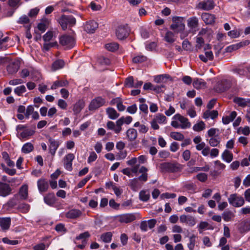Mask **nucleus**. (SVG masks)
<instances>
[{"mask_svg":"<svg viewBox=\"0 0 250 250\" xmlns=\"http://www.w3.org/2000/svg\"><path fill=\"white\" fill-rule=\"evenodd\" d=\"M171 125L175 128L186 129L190 127L191 123L188 118L180 114H176L172 117Z\"/></svg>","mask_w":250,"mask_h":250,"instance_id":"f257e3e1","label":"nucleus"},{"mask_svg":"<svg viewBox=\"0 0 250 250\" xmlns=\"http://www.w3.org/2000/svg\"><path fill=\"white\" fill-rule=\"evenodd\" d=\"M159 167L162 172L176 173L180 172L183 166L177 162H164L160 164Z\"/></svg>","mask_w":250,"mask_h":250,"instance_id":"f03ea898","label":"nucleus"},{"mask_svg":"<svg viewBox=\"0 0 250 250\" xmlns=\"http://www.w3.org/2000/svg\"><path fill=\"white\" fill-rule=\"evenodd\" d=\"M18 203V195L17 194L10 199L6 203L2 206V211L5 213H16Z\"/></svg>","mask_w":250,"mask_h":250,"instance_id":"7ed1b4c3","label":"nucleus"},{"mask_svg":"<svg viewBox=\"0 0 250 250\" xmlns=\"http://www.w3.org/2000/svg\"><path fill=\"white\" fill-rule=\"evenodd\" d=\"M63 30H65L67 26H73L76 22V19L72 15H62L58 20Z\"/></svg>","mask_w":250,"mask_h":250,"instance_id":"20e7f679","label":"nucleus"},{"mask_svg":"<svg viewBox=\"0 0 250 250\" xmlns=\"http://www.w3.org/2000/svg\"><path fill=\"white\" fill-rule=\"evenodd\" d=\"M59 42L65 49H70L75 45L74 38L72 36L67 34L61 36L59 38Z\"/></svg>","mask_w":250,"mask_h":250,"instance_id":"39448f33","label":"nucleus"},{"mask_svg":"<svg viewBox=\"0 0 250 250\" xmlns=\"http://www.w3.org/2000/svg\"><path fill=\"white\" fill-rule=\"evenodd\" d=\"M172 21L173 23L171 25L170 28L174 32L178 33L179 32L185 30V25L183 18L180 17H174Z\"/></svg>","mask_w":250,"mask_h":250,"instance_id":"423d86ee","label":"nucleus"},{"mask_svg":"<svg viewBox=\"0 0 250 250\" xmlns=\"http://www.w3.org/2000/svg\"><path fill=\"white\" fill-rule=\"evenodd\" d=\"M228 201L230 205L236 208L242 207L245 203L244 198L236 193L230 194Z\"/></svg>","mask_w":250,"mask_h":250,"instance_id":"0eeeda50","label":"nucleus"},{"mask_svg":"<svg viewBox=\"0 0 250 250\" xmlns=\"http://www.w3.org/2000/svg\"><path fill=\"white\" fill-rule=\"evenodd\" d=\"M104 105H106L105 99L99 96L95 98L91 101L88 106V109L90 111H93Z\"/></svg>","mask_w":250,"mask_h":250,"instance_id":"6e6552de","label":"nucleus"},{"mask_svg":"<svg viewBox=\"0 0 250 250\" xmlns=\"http://www.w3.org/2000/svg\"><path fill=\"white\" fill-rule=\"evenodd\" d=\"M130 31L127 25H120L116 29V36L119 40H123L128 36Z\"/></svg>","mask_w":250,"mask_h":250,"instance_id":"1a4fd4ad","label":"nucleus"},{"mask_svg":"<svg viewBox=\"0 0 250 250\" xmlns=\"http://www.w3.org/2000/svg\"><path fill=\"white\" fill-rule=\"evenodd\" d=\"M136 219L134 213H125L117 216V219L121 223L127 224L133 222Z\"/></svg>","mask_w":250,"mask_h":250,"instance_id":"9d476101","label":"nucleus"},{"mask_svg":"<svg viewBox=\"0 0 250 250\" xmlns=\"http://www.w3.org/2000/svg\"><path fill=\"white\" fill-rule=\"evenodd\" d=\"M197 8L204 10H209L214 7L213 0H199Z\"/></svg>","mask_w":250,"mask_h":250,"instance_id":"9b49d317","label":"nucleus"},{"mask_svg":"<svg viewBox=\"0 0 250 250\" xmlns=\"http://www.w3.org/2000/svg\"><path fill=\"white\" fill-rule=\"evenodd\" d=\"M75 159L73 153H68L63 158V165L65 169L68 171L72 170V162Z\"/></svg>","mask_w":250,"mask_h":250,"instance_id":"f8f14e48","label":"nucleus"},{"mask_svg":"<svg viewBox=\"0 0 250 250\" xmlns=\"http://www.w3.org/2000/svg\"><path fill=\"white\" fill-rule=\"evenodd\" d=\"M187 24L190 30L193 33H195L198 30V20L196 17L189 18L187 20Z\"/></svg>","mask_w":250,"mask_h":250,"instance_id":"ddd939ff","label":"nucleus"},{"mask_svg":"<svg viewBox=\"0 0 250 250\" xmlns=\"http://www.w3.org/2000/svg\"><path fill=\"white\" fill-rule=\"evenodd\" d=\"M250 43V41L245 40L243 42H240L234 44L227 47V48H226V51L227 52H231L233 50H237L242 47L249 45Z\"/></svg>","mask_w":250,"mask_h":250,"instance_id":"4468645a","label":"nucleus"},{"mask_svg":"<svg viewBox=\"0 0 250 250\" xmlns=\"http://www.w3.org/2000/svg\"><path fill=\"white\" fill-rule=\"evenodd\" d=\"M11 190L9 185L0 182V196L6 197L11 194Z\"/></svg>","mask_w":250,"mask_h":250,"instance_id":"2eb2a0df","label":"nucleus"},{"mask_svg":"<svg viewBox=\"0 0 250 250\" xmlns=\"http://www.w3.org/2000/svg\"><path fill=\"white\" fill-rule=\"evenodd\" d=\"M98 26V23L94 21H87L84 26V30L89 33H93Z\"/></svg>","mask_w":250,"mask_h":250,"instance_id":"dca6fc26","label":"nucleus"},{"mask_svg":"<svg viewBox=\"0 0 250 250\" xmlns=\"http://www.w3.org/2000/svg\"><path fill=\"white\" fill-rule=\"evenodd\" d=\"M37 186L39 191L41 193L44 192L46 191L48 188V182L45 179L41 178L37 181Z\"/></svg>","mask_w":250,"mask_h":250,"instance_id":"f3484780","label":"nucleus"},{"mask_svg":"<svg viewBox=\"0 0 250 250\" xmlns=\"http://www.w3.org/2000/svg\"><path fill=\"white\" fill-rule=\"evenodd\" d=\"M49 143V152L52 156H54L56 150L60 146V142L57 140L50 138L48 140Z\"/></svg>","mask_w":250,"mask_h":250,"instance_id":"a211bd4d","label":"nucleus"},{"mask_svg":"<svg viewBox=\"0 0 250 250\" xmlns=\"http://www.w3.org/2000/svg\"><path fill=\"white\" fill-rule=\"evenodd\" d=\"M82 214V211L77 209H72L65 213V217L69 219H75L80 217Z\"/></svg>","mask_w":250,"mask_h":250,"instance_id":"6ab92c4d","label":"nucleus"},{"mask_svg":"<svg viewBox=\"0 0 250 250\" xmlns=\"http://www.w3.org/2000/svg\"><path fill=\"white\" fill-rule=\"evenodd\" d=\"M127 139L130 142L135 141L138 136L137 130L133 128H129L126 132Z\"/></svg>","mask_w":250,"mask_h":250,"instance_id":"aec40b11","label":"nucleus"},{"mask_svg":"<svg viewBox=\"0 0 250 250\" xmlns=\"http://www.w3.org/2000/svg\"><path fill=\"white\" fill-rule=\"evenodd\" d=\"M11 225V218L10 217L0 218V227L2 230H8Z\"/></svg>","mask_w":250,"mask_h":250,"instance_id":"412c9836","label":"nucleus"},{"mask_svg":"<svg viewBox=\"0 0 250 250\" xmlns=\"http://www.w3.org/2000/svg\"><path fill=\"white\" fill-rule=\"evenodd\" d=\"M19 195L22 200H26L28 195V188L27 185H22L20 188Z\"/></svg>","mask_w":250,"mask_h":250,"instance_id":"4be33fe9","label":"nucleus"},{"mask_svg":"<svg viewBox=\"0 0 250 250\" xmlns=\"http://www.w3.org/2000/svg\"><path fill=\"white\" fill-rule=\"evenodd\" d=\"M202 19L207 24H212L214 22L215 17L213 15L204 13L201 16Z\"/></svg>","mask_w":250,"mask_h":250,"instance_id":"5701e85b","label":"nucleus"},{"mask_svg":"<svg viewBox=\"0 0 250 250\" xmlns=\"http://www.w3.org/2000/svg\"><path fill=\"white\" fill-rule=\"evenodd\" d=\"M84 107V102L83 100H79L76 102L73 106L74 114L77 115Z\"/></svg>","mask_w":250,"mask_h":250,"instance_id":"b1692460","label":"nucleus"},{"mask_svg":"<svg viewBox=\"0 0 250 250\" xmlns=\"http://www.w3.org/2000/svg\"><path fill=\"white\" fill-rule=\"evenodd\" d=\"M106 113L108 118L112 120H115L120 116V114L112 107H108L106 109Z\"/></svg>","mask_w":250,"mask_h":250,"instance_id":"393cba45","label":"nucleus"},{"mask_svg":"<svg viewBox=\"0 0 250 250\" xmlns=\"http://www.w3.org/2000/svg\"><path fill=\"white\" fill-rule=\"evenodd\" d=\"M20 65L18 62H12L7 66V71L10 74H13L18 72Z\"/></svg>","mask_w":250,"mask_h":250,"instance_id":"a878e982","label":"nucleus"},{"mask_svg":"<svg viewBox=\"0 0 250 250\" xmlns=\"http://www.w3.org/2000/svg\"><path fill=\"white\" fill-rule=\"evenodd\" d=\"M221 157L223 160L229 163L233 160V154L229 150L225 149L222 153Z\"/></svg>","mask_w":250,"mask_h":250,"instance_id":"bb28decb","label":"nucleus"},{"mask_svg":"<svg viewBox=\"0 0 250 250\" xmlns=\"http://www.w3.org/2000/svg\"><path fill=\"white\" fill-rule=\"evenodd\" d=\"M68 84L66 80H57L55 81L51 86V89L55 90L59 87L66 86Z\"/></svg>","mask_w":250,"mask_h":250,"instance_id":"cd10ccee","label":"nucleus"},{"mask_svg":"<svg viewBox=\"0 0 250 250\" xmlns=\"http://www.w3.org/2000/svg\"><path fill=\"white\" fill-rule=\"evenodd\" d=\"M237 116V113L236 111L231 112L229 115L223 116L222 118V122L224 125H228L230 122L233 121Z\"/></svg>","mask_w":250,"mask_h":250,"instance_id":"c85d7f7f","label":"nucleus"},{"mask_svg":"<svg viewBox=\"0 0 250 250\" xmlns=\"http://www.w3.org/2000/svg\"><path fill=\"white\" fill-rule=\"evenodd\" d=\"M129 186L133 191H137L142 187V184L137 178H134L130 180Z\"/></svg>","mask_w":250,"mask_h":250,"instance_id":"c756f323","label":"nucleus"},{"mask_svg":"<svg viewBox=\"0 0 250 250\" xmlns=\"http://www.w3.org/2000/svg\"><path fill=\"white\" fill-rule=\"evenodd\" d=\"M35 133V131L29 128H27L23 131L18 133V136L21 139L27 138L33 135Z\"/></svg>","mask_w":250,"mask_h":250,"instance_id":"7c9ffc66","label":"nucleus"},{"mask_svg":"<svg viewBox=\"0 0 250 250\" xmlns=\"http://www.w3.org/2000/svg\"><path fill=\"white\" fill-rule=\"evenodd\" d=\"M17 209V211L21 213H27L30 209V206L28 204L22 203L18 205Z\"/></svg>","mask_w":250,"mask_h":250,"instance_id":"2f4dec72","label":"nucleus"},{"mask_svg":"<svg viewBox=\"0 0 250 250\" xmlns=\"http://www.w3.org/2000/svg\"><path fill=\"white\" fill-rule=\"evenodd\" d=\"M44 202L49 205H53L55 202V196L53 193L47 194L44 197Z\"/></svg>","mask_w":250,"mask_h":250,"instance_id":"473e14b6","label":"nucleus"},{"mask_svg":"<svg viewBox=\"0 0 250 250\" xmlns=\"http://www.w3.org/2000/svg\"><path fill=\"white\" fill-rule=\"evenodd\" d=\"M110 60L105 57H99L97 60V63L99 66H104L109 65L110 64Z\"/></svg>","mask_w":250,"mask_h":250,"instance_id":"72a5a7b5","label":"nucleus"},{"mask_svg":"<svg viewBox=\"0 0 250 250\" xmlns=\"http://www.w3.org/2000/svg\"><path fill=\"white\" fill-rule=\"evenodd\" d=\"M234 216L233 212L230 210H226L222 213V218L226 222L232 221Z\"/></svg>","mask_w":250,"mask_h":250,"instance_id":"f704fd0d","label":"nucleus"},{"mask_svg":"<svg viewBox=\"0 0 250 250\" xmlns=\"http://www.w3.org/2000/svg\"><path fill=\"white\" fill-rule=\"evenodd\" d=\"M64 65V62L62 60H58L55 61L52 65L51 69L55 71L59 69L62 68Z\"/></svg>","mask_w":250,"mask_h":250,"instance_id":"c9c22d12","label":"nucleus"},{"mask_svg":"<svg viewBox=\"0 0 250 250\" xmlns=\"http://www.w3.org/2000/svg\"><path fill=\"white\" fill-rule=\"evenodd\" d=\"M238 229L241 232H247L250 230V226L247 220H244L239 224Z\"/></svg>","mask_w":250,"mask_h":250,"instance_id":"e433bc0d","label":"nucleus"},{"mask_svg":"<svg viewBox=\"0 0 250 250\" xmlns=\"http://www.w3.org/2000/svg\"><path fill=\"white\" fill-rule=\"evenodd\" d=\"M184 188L186 190L191 194L194 193L196 192V186L192 183L186 184Z\"/></svg>","mask_w":250,"mask_h":250,"instance_id":"4c0bfd02","label":"nucleus"},{"mask_svg":"<svg viewBox=\"0 0 250 250\" xmlns=\"http://www.w3.org/2000/svg\"><path fill=\"white\" fill-rule=\"evenodd\" d=\"M206 83L202 79H196L193 82V86L197 89H200L206 86Z\"/></svg>","mask_w":250,"mask_h":250,"instance_id":"58836bf2","label":"nucleus"},{"mask_svg":"<svg viewBox=\"0 0 250 250\" xmlns=\"http://www.w3.org/2000/svg\"><path fill=\"white\" fill-rule=\"evenodd\" d=\"M146 60L147 57L141 54L137 55L132 58V62L135 63H142L146 61Z\"/></svg>","mask_w":250,"mask_h":250,"instance_id":"ea45409f","label":"nucleus"},{"mask_svg":"<svg viewBox=\"0 0 250 250\" xmlns=\"http://www.w3.org/2000/svg\"><path fill=\"white\" fill-rule=\"evenodd\" d=\"M197 238V236L194 235L192 234L191 235L189 238V243L188 244V247L189 250H194V247L196 244V239Z\"/></svg>","mask_w":250,"mask_h":250,"instance_id":"a19ab883","label":"nucleus"},{"mask_svg":"<svg viewBox=\"0 0 250 250\" xmlns=\"http://www.w3.org/2000/svg\"><path fill=\"white\" fill-rule=\"evenodd\" d=\"M34 149V146L31 143L25 144L21 149L22 152L24 153H29Z\"/></svg>","mask_w":250,"mask_h":250,"instance_id":"79ce46f5","label":"nucleus"},{"mask_svg":"<svg viewBox=\"0 0 250 250\" xmlns=\"http://www.w3.org/2000/svg\"><path fill=\"white\" fill-rule=\"evenodd\" d=\"M233 102L236 104H237L239 106L242 107L246 106L248 103V101H247L245 99H243L240 97L235 98L233 100Z\"/></svg>","mask_w":250,"mask_h":250,"instance_id":"37998d69","label":"nucleus"},{"mask_svg":"<svg viewBox=\"0 0 250 250\" xmlns=\"http://www.w3.org/2000/svg\"><path fill=\"white\" fill-rule=\"evenodd\" d=\"M220 143V138L217 136L211 137L208 140V143L211 146H217Z\"/></svg>","mask_w":250,"mask_h":250,"instance_id":"c03bdc74","label":"nucleus"},{"mask_svg":"<svg viewBox=\"0 0 250 250\" xmlns=\"http://www.w3.org/2000/svg\"><path fill=\"white\" fill-rule=\"evenodd\" d=\"M112 237V232H107L101 235V239L105 243H109L111 241Z\"/></svg>","mask_w":250,"mask_h":250,"instance_id":"a18cd8bd","label":"nucleus"},{"mask_svg":"<svg viewBox=\"0 0 250 250\" xmlns=\"http://www.w3.org/2000/svg\"><path fill=\"white\" fill-rule=\"evenodd\" d=\"M170 136L174 140L177 141H183L184 139V136L181 133L179 132H171Z\"/></svg>","mask_w":250,"mask_h":250,"instance_id":"49530a36","label":"nucleus"},{"mask_svg":"<svg viewBox=\"0 0 250 250\" xmlns=\"http://www.w3.org/2000/svg\"><path fill=\"white\" fill-rule=\"evenodd\" d=\"M166 42L169 43H173L175 41L174 34L171 31H167L165 37Z\"/></svg>","mask_w":250,"mask_h":250,"instance_id":"de8ad7c7","label":"nucleus"},{"mask_svg":"<svg viewBox=\"0 0 250 250\" xmlns=\"http://www.w3.org/2000/svg\"><path fill=\"white\" fill-rule=\"evenodd\" d=\"M123 119L122 117L119 118L117 121L116 122V129L115 130V133L116 134L119 133L122 130V125L124 124Z\"/></svg>","mask_w":250,"mask_h":250,"instance_id":"09e8293b","label":"nucleus"},{"mask_svg":"<svg viewBox=\"0 0 250 250\" xmlns=\"http://www.w3.org/2000/svg\"><path fill=\"white\" fill-rule=\"evenodd\" d=\"M105 47L107 50L113 52L118 49L119 44L116 42H111L106 44Z\"/></svg>","mask_w":250,"mask_h":250,"instance_id":"8fccbe9b","label":"nucleus"},{"mask_svg":"<svg viewBox=\"0 0 250 250\" xmlns=\"http://www.w3.org/2000/svg\"><path fill=\"white\" fill-rule=\"evenodd\" d=\"M205 128V124L203 121H200L193 126V129L197 132L201 131Z\"/></svg>","mask_w":250,"mask_h":250,"instance_id":"3c124183","label":"nucleus"},{"mask_svg":"<svg viewBox=\"0 0 250 250\" xmlns=\"http://www.w3.org/2000/svg\"><path fill=\"white\" fill-rule=\"evenodd\" d=\"M149 198L150 194L146 191L142 190L139 193V198L142 201L146 202Z\"/></svg>","mask_w":250,"mask_h":250,"instance_id":"603ef678","label":"nucleus"},{"mask_svg":"<svg viewBox=\"0 0 250 250\" xmlns=\"http://www.w3.org/2000/svg\"><path fill=\"white\" fill-rule=\"evenodd\" d=\"M154 119L160 124H165L167 121L166 117L162 114H157Z\"/></svg>","mask_w":250,"mask_h":250,"instance_id":"864d4df0","label":"nucleus"},{"mask_svg":"<svg viewBox=\"0 0 250 250\" xmlns=\"http://www.w3.org/2000/svg\"><path fill=\"white\" fill-rule=\"evenodd\" d=\"M26 91V87L24 85H22L17 87L14 89V92L18 96H21Z\"/></svg>","mask_w":250,"mask_h":250,"instance_id":"5fc2aeb1","label":"nucleus"},{"mask_svg":"<svg viewBox=\"0 0 250 250\" xmlns=\"http://www.w3.org/2000/svg\"><path fill=\"white\" fill-rule=\"evenodd\" d=\"M9 40L10 38L8 37H6L3 39H0V47L1 49H6L8 47V45L6 44V43Z\"/></svg>","mask_w":250,"mask_h":250,"instance_id":"6e6d98bb","label":"nucleus"},{"mask_svg":"<svg viewBox=\"0 0 250 250\" xmlns=\"http://www.w3.org/2000/svg\"><path fill=\"white\" fill-rule=\"evenodd\" d=\"M196 49L197 50L200 49L204 43V40L201 37H197L196 39Z\"/></svg>","mask_w":250,"mask_h":250,"instance_id":"4d7b16f0","label":"nucleus"},{"mask_svg":"<svg viewBox=\"0 0 250 250\" xmlns=\"http://www.w3.org/2000/svg\"><path fill=\"white\" fill-rule=\"evenodd\" d=\"M54 36L52 31H48L43 36V40L44 42H47L52 40Z\"/></svg>","mask_w":250,"mask_h":250,"instance_id":"13d9d810","label":"nucleus"},{"mask_svg":"<svg viewBox=\"0 0 250 250\" xmlns=\"http://www.w3.org/2000/svg\"><path fill=\"white\" fill-rule=\"evenodd\" d=\"M49 246V244L45 245L43 243H41L36 245L33 247L34 250H45Z\"/></svg>","mask_w":250,"mask_h":250,"instance_id":"bf43d9fd","label":"nucleus"},{"mask_svg":"<svg viewBox=\"0 0 250 250\" xmlns=\"http://www.w3.org/2000/svg\"><path fill=\"white\" fill-rule=\"evenodd\" d=\"M182 47L185 50L191 51V44L187 40H185L183 41L182 43Z\"/></svg>","mask_w":250,"mask_h":250,"instance_id":"052dcab7","label":"nucleus"},{"mask_svg":"<svg viewBox=\"0 0 250 250\" xmlns=\"http://www.w3.org/2000/svg\"><path fill=\"white\" fill-rule=\"evenodd\" d=\"M125 85L128 87H133L134 86V79L133 77H129L126 78L125 82Z\"/></svg>","mask_w":250,"mask_h":250,"instance_id":"680f3d73","label":"nucleus"},{"mask_svg":"<svg viewBox=\"0 0 250 250\" xmlns=\"http://www.w3.org/2000/svg\"><path fill=\"white\" fill-rule=\"evenodd\" d=\"M34 112V108L32 105L27 106L25 113V117L26 118H29V116Z\"/></svg>","mask_w":250,"mask_h":250,"instance_id":"e2e57ef3","label":"nucleus"},{"mask_svg":"<svg viewBox=\"0 0 250 250\" xmlns=\"http://www.w3.org/2000/svg\"><path fill=\"white\" fill-rule=\"evenodd\" d=\"M176 197V194L175 193H170L168 192L163 193L160 196V198L162 199L175 198Z\"/></svg>","mask_w":250,"mask_h":250,"instance_id":"0e129e2a","label":"nucleus"},{"mask_svg":"<svg viewBox=\"0 0 250 250\" xmlns=\"http://www.w3.org/2000/svg\"><path fill=\"white\" fill-rule=\"evenodd\" d=\"M57 45L56 42L50 43H45L43 45V50L46 51H48L51 47Z\"/></svg>","mask_w":250,"mask_h":250,"instance_id":"69168bd1","label":"nucleus"},{"mask_svg":"<svg viewBox=\"0 0 250 250\" xmlns=\"http://www.w3.org/2000/svg\"><path fill=\"white\" fill-rule=\"evenodd\" d=\"M196 178L200 182H204L208 179V175L205 173H200L197 175Z\"/></svg>","mask_w":250,"mask_h":250,"instance_id":"338daca9","label":"nucleus"},{"mask_svg":"<svg viewBox=\"0 0 250 250\" xmlns=\"http://www.w3.org/2000/svg\"><path fill=\"white\" fill-rule=\"evenodd\" d=\"M58 106L62 109L65 110L67 107V103L62 99H59L58 102Z\"/></svg>","mask_w":250,"mask_h":250,"instance_id":"774afa93","label":"nucleus"}]
</instances>
